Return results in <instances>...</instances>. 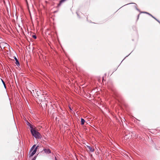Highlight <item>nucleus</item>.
Instances as JSON below:
<instances>
[{
  "instance_id": "4",
  "label": "nucleus",
  "mask_w": 160,
  "mask_h": 160,
  "mask_svg": "<svg viewBox=\"0 0 160 160\" xmlns=\"http://www.w3.org/2000/svg\"><path fill=\"white\" fill-rule=\"evenodd\" d=\"M87 147L90 151L91 152H93L94 151V149L92 147L88 146Z\"/></svg>"
},
{
  "instance_id": "12",
  "label": "nucleus",
  "mask_w": 160,
  "mask_h": 160,
  "mask_svg": "<svg viewBox=\"0 0 160 160\" xmlns=\"http://www.w3.org/2000/svg\"><path fill=\"white\" fill-rule=\"evenodd\" d=\"M32 37L34 38V39H36L37 38V37L36 35H32Z\"/></svg>"
},
{
  "instance_id": "1",
  "label": "nucleus",
  "mask_w": 160,
  "mask_h": 160,
  "mask_svg": "<svg viewBox=\"0 0 160 160\" xmlns=\"http://www.w3.org/2000/svg\"><path fill=\"white\" fill-rule=\"evenodd\" d=\"M31 132L32 135L36 139H40L42 138V136L38 131H36L34 129H32Z\"/></svg>"
},
{
  "instance_id": "5",
  "label": "nucleus",
  "mask_w": 160,
  "mask_h": 160,
  "mask_svg": "<svg viewBox=\"0 0 160 160\" xmlns=\"http://www.w3.org/2000/svg\"><path fill=\"white\" fill-rule=\"evenodd\" d=\"M14 59H15V61H16L15 63L16 64V65L18 66H19L20 64H19V62L18 59H17V58L15 57H14Z\"/></svg>"
},
{
  "instance_id": "14",
  "label": "nucleus",
  "mask_w": 160,
  "mask_h": 160,
  "mask_svg": "<svg viewBox=\"0 0 160 160\" xmlns=\"http://www.w3.org/2000/svg\"><path fill=\"white\" fill-rule=\"evenodd\" d=\"M35 159H36V157H35L32 160H35Z\"/></svg>"
},
{
  "instance_id": "10",
  "label": "nucleus",
  "mask_w": 160,
  "mask_h": 160,
  "mask_svg": "<svg viewBox=\"0 0 160 160\" xmlns=\"http://www.w3.org/2000/svg\"><path fill=\"white\" fill-rule=\"evenodd\" d=\"M3 45H4L5 46H7V45H8V44L6 43H4L3 42L0 43V46L1 48H2L1 46H2Z\"/></svg>"
},
{
  "instance_id": "11",
  "label": "nucleus",
  "mask_w": 160,
  "mask_h": 160,
  "mask_svg": "<svg viewBox=\"0 0 160 160\" xmlns=\"http://www.w3.org/2000/svg\"><path fill=\"white\" fill-rule=\"evenodd\" d=\"M1 79L2 81V82L3 84L4 85V87H5V88H6V85H5V84L4 82V81L1 78Z\"/></svg>"
},
{
  "instance_id": "2",
  "label": "nucleus",
  "mask_w": 160,
  "mask_h": 160,
  "mask_svg": "<svg viewBox=\"0 0 160 160\" xmlns=\"http://www.w3.org/2000/svg\"><path fill=\"white\" fill-rule=\"evenodd\" d=\"M36 145H34L33 147L32 148L31 150L29 152V157H32V156L36 152L38 147V146H37L33 150V151H32V150L34 149V148L35 147Z\"/></svg>"
},
{
  "instance_id": "15",
  "label": "nucleus",
  "mask_w": 160,
  "mask_h": 160,
  "mask_svg": "<svg viewBox=\"0 0 160 160\" xmlns=\"http://www.w3.org/2000/svg\"><path fill=\"white\" fill-rule=\"evenodd\" d=\"M69 108L70 110H72V109L70 107H69Z\"/></svg>"
},
{
  "instance_id": "3",
  "label": "nucleus",
  "mask_w": 160,
  "mask_h": 160,
  "mask_svg": "<svg viewBox=\"0 0 160 160\" xmlns=\"http://www.w3.org/2000/svg\"><path fill=\"white\" fill-rule=\"evenodd\" d=\"M43 150L44 151L45 153L47 154H49L51 152V151L49 149H44Z\"/></svg>"
},
{
  "instance_id": "16",
  "label": "nucleus",
  "mask_w": 160,
  "mask_h": 160,
  "mask_svg": "<svg viewBox=\"0 0 160 160\" xmlns=\"http://www.w3.org/2000/svg\"><path fill=\"white\" fill-rule=\"evenodd\" d=\"M55 158L56 160H57L56 159V157H55Z\"/></svg>"
},
{
  "instance_id": "9",
  "label": "nucleus",
  "mask_w": 160,
  "mask_h": 160,
  "mask_svg": "<svg viewBox=\"0 0 160 160\" xmlns=\"http://www.w3.org/2000/svg\"><path fill=\"white\" fill-rule=\"evenodd\" d=\"M27 124L29 126L30 128L32 129H33L32 127V124H31L29 122H27Z\"/></svg>"
},
{
  "instance_id": "7",
  "label": "nucleus",
  "mask_w": 160,
  "mask_h": 160,
  "mask_svg": "<svg viewBox=\"0 0 160 160\" xmlns=\"http://www.w3.org/2000/svg\"><path fill=\"white\" fill-rule=\"evenodd\" d=\"M66 0H60L58 5V6L61 5L62 4V3L64 2Z\"/></svg>"
},
{
  "instance_id": "8",
  "label": "nucleus",
  "mask_w": 160,
  "mask_h": 160,
  "mask_svg": "<svg viewBox=\"0 0 160 160\" xmlns=\"http://www.w3.org/2000/svg\"><path fill=\"white\" fill-rule=\"evenodd\" d=\"M81 124L82 125H83L84 124V123L85 122V121L83 118H82L81 119Z\"/></svg>"
},
{
  "instance_id": "13",
  "label": "nucleus",
  "mask_w": 160,
  "mask_h": 160,
  "mask_svg": "<svg viewBox=\"0 0 160 160\" xmlns=\"http://www.w3.org/2000/svg\"><path fill=\"white\" fill-rule=\"evenodd\" d=\"M38 91H37V92H36V94H37V96H39V93H38Z\"/></svg>"
},
{
  "instance_id": "6",
  "label": "nucleus",
  "mask_w": 160,
  "mask_h": 160,
  "mask_svg": "<svg viewBox=\"0 0 160 160\" xmlns=\"http://www.w3.org/2000/svg\"><path fill=\"white\" fill-rule=\"evenodd\" d=\"M37 92L36 90L35 89V90H32V91H31V93H32V94L33 95V94L34 96H35L36 97H37V96L36 95V92Z\"/></svg>"
}]
</instances>
